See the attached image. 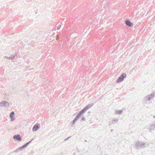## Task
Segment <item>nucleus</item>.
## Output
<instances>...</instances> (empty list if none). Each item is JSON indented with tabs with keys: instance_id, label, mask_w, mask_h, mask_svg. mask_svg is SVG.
I'll return each instance as SVG.
<instances>
[{
	"instance_id": "nucleus-26",
	"label": "nucleus",
	"mask_w": 155,
	"mask_h": 155,
	"mask_svg": "<svg viewBox=\"0 0 155 155\" xmlns=\"http://www.w3.org/2000/svg\"><path fill=\"white\" fill-rule=\"evenodd\" d=\"M110 125H111V124H109V125L110 126Z\"/></svg>"
},
{
	"instance_id": "nucleus-21",
	"label": "nucleus",
	"mask_w": 155,
	"mask_h": 155,
	"mask_svg": "<svg viewBox=\"0 0 155 155\" xmlns=\"http://www.w3.org/2000/svg\"><path fill=\"white\" fill-rule=\"evenodd\" d=\"M59 38L58 36H57V38H56L57 40H58L59 39Z\"/></svg>"
},
{
	"instance_id": "nucleus-11",
	"label": "nucleus",
	"mask_w": 155,
	"mask_h": 155,
	"mask_svg": "<svg viewBox=\"0 0 155 155\" xmlns=\"http://www.w3.org/2000/svg\"><path fill=\"white\" fill-rule=\"evenodd\" d=\"M15 115L14 112L13 111H12L10 114V117L11 118H12Z\"/></svg>"
},
{
	"instance_id": "nucleus-7",
	"label": "nucleus",
	"mask_w": 155,
	"mask_h": 155,
	"mask_svg": "<svg viewBox=\"0 0 155 155\" xmlns=\"http://www.w3.org/2000/svg\"><path fill=\"white\" fill-rule=\"evenodd\" d=\"M82 114V113L80 111V112L78 113V114L77 115L76 117L74 118V120L73 121L72 123L73 124H74L75 122L78 119V118L81 116V115Z\"/></svg>"
},
{
	"instance_id": "nucleus-23",
	"label": "nucleus",
	"mask_w": 155,
	"mask_h": 155,
	"mask_svg": "<svg viewBox=\"0 0 155 155\" xmlns=\"http://www.w3.org/2000/svg\"><path fill=\"white\" fill-rule=\"evenodd\" d=\"M13 119L12 118H11V121H13Z\"/></svg>"
},
{
	"instance_id": "nucleus-3",
	"label": "nucleus",
	"mask_w": 155,
	"mask_h": 155,
	"mask_svg": "<svg viewBox=\"0 0 155 155\" xmlns=\"http://www.w3.org/2000/svg\"><path fill=\"white\" fill-rule=\"evenodd\" d=\"M126 77V75L125 73H123L119 77L117 81V83H119L122 81L124 78Z\"/></svg>"
},
{
	"instance_id": "nucleus-20",
	"label": "nucleus",
	"mask_w": 155,
	"mask_h": 155,
	"mask_svg": "<svg viewBox=\"0 0 155 155\" xmlns=\"http://www.w3.org/2000/svg\"><path fill=\"white\" fill-rule=\"evenodd\" d=\"M70 137H68L67 138L65 139V140H68L70 138Z\"/></svg>"
},
{
	"instance_id": "nucleus-18",
	"label": "nucleus",
	"mask_w": 155,
	"mask_h": 155,
	"mask_svg": "<svg viewBox=\"0 0 155 155\" xmlns=\"http://www.w3.org/2000/svg\"><path fill=\"white\" fill-rule=\"evenodd\" d=\"M85 120V118L84 117H82L81 118V121H84Z\"/></svg>"
},
{
	"instance_id": "nucleus-9",
	"label": "nucleus",
	"mask_w": 155,
	"mask_h": 155,
	"mask_svg": "<svg viewBox=\"0 0 155 155\" xmlns=\"http://www.w3.org/2000/svg\"><path fill=\"white\" fill-rule=\"evenodd\" d=\"M39 128V125L38 124H35L34 126L32 128L33 131L37 130Z\"/></svg>"
},
{
	"instance_id": "nucleus-4",
	"label": "nucleus",
	"mask_w": 155,
	"mask_h": 155,
	"mask_svg": "<svg viewBox=\"0 0 155 155\" xmlns=\"http://www.w3.org/2000/svg\"><path fill=\"white\" fill-rule=\"evenodd\" d=\"M94 105V104L93 103H91L90 104H88L86 106L84 109H83L82 110H81L80 112H81L82 114L85 112L88 109L91 107H92Z\"/></svg>"
},
{
	"instance_id": "nucleus-27",
	"label": "nucleus",
	"mask_w": 155,
	"mask_h": 155,
	"mask_svg": "<svg viewBox=\"0 0 155 155\" xmlns=\"http://www.w3.org/2000/svg\"><path fill=\"white\" fill-rule=\"evenodd\" d=\"M153 117H154V118H155V116H153Z\"/></svg>"
},
{
	"instance_id": "nucleus-10",
	"label": "nucleus",
	"mask_w": 155,
	"mask_h": 155,
	"mask_svg": "<svg viewBox=\"0 0 155 155\" xmlns=\"http://www.w3.org/2000/svg\"><path fill=\"white\" fill-rule=\"evenodd\" d=\"M61 24L59 23H58L56 25V27L57 30H59L61 27Z\"/></svg>"
},
{
	"instance_id": "nucleus-15",
	"label": "nucleus",
	"mask_w": 155,
	"mask_h": 155,
	"mask_svg": "<svg viewBox=\"0 0 155 155\" xmlns=\"http://www.w3.org/2000/svg\"><path fill=\"white\" fill-rule=\"evenodd\" d=\"M155 126L153 124L151 125V126L150 127V129L152 130H153Z\"/></svg>"
},
{
	"instance_id": "nucleus-19",
	"label": "nucleus",
	"mask_w": 155,
	"mask_h": 155,
	"mask_svg": "<svg viewBox=\"0 0 155 155\" xmlns=\"http://www.w3.org/2000/svg\"><path fill=\"white\" fill-rule=\"evenodd\" d=\"M23 146L25 148L27 146V145L26 143L24 145H23Z\"/></svg>"
},
{
	"instance_id": "nucleus-2",
	"label": "nucleus",
	"mask_w": 155,
	"mask_h": 155,
	"mask_svg": "<svg viewBox=\"0 0 155 155\" xmlns=\"http://www.w3.org/2000/svg\"><path fill=\"white\" fill-rule=\"evenodd\" d=\"M155 96V93H153L151 94L145 96L144 99L148 101H149L152 99Z\"/></svg>"
},
{
	"instance_id": "nucleus-24",
	"label": "nucleus",
	"mask_w": 155,
	"mask_h": 155,
	"mask_svg": "<svg viewBox=\"0 0 155 155\" xmlns=\"http://www.w3.org/2000/svg\"><path fill=\"white\" fill-rule=\"evenodd\" d=\"M153 124L155 126V121L153 123Z\"/></svg>"
},
{
	"instance_id": "nucleus-22",
	"label": "nucleus",
	"mask_w": 155,
	"mask_h": 155,
	"mask_svg": "<svg viewBox=\"0 0 155 155\" xmlns=\"http://www.w3.org/2000/svg\"><path fill=\"white\" fill-rule=\"evenodd\" d=\"M17 55V54H15L14 55H13V56H14V58H15V56Z\"/></svg>"
},
{
	"instance_id": "nucleus-25",
	"label": "nucleus",
	"mask_w": 155,
	"mask_h": 155,
	"mask_svg": "<svg viewBox=\"0 0 155 155\" xmlns=\"http://www.w3.org/2000/svg\"><path fill=\"white\" fill-rule=\"evenodd\" d=\"M77 46H78V45H78V44H77Z\"/></svg>"
},
{
	"instance_id": "nucleus-12",
	"label": "nucleus",
	"mask_w": 155,
	"mask_h": 155,
	"mask_svg": "<svg viewBox=\"0 0 155 155\" xmlns=\"http://www.w3.org/2000/svg\"><path fill=\"white\" fill-rule=\"evenodd\" d=\"M24 148H25L23 146H22L19 147L18 149H16L15 150V151L16 152H18V150H21L22 149H23Z\"/></svg>"
},
{
	"instance_id": "nucleus-1",
	"label": "nucleus",
	"mask_w": 155,
	"mask_h": 155,
	"mask_svg": "<svg viewBox=\"0 0 155 155\" xmlns=\"http://www.w3.org/2000/svg\"><path fill=\"white\" fill-rule=\"evenodd\" d=\"M149 144L147 143H143L140 142H137L135 144L134 147L137 150L140 148H144L149 146Z\"/></svg>"
},
{
	"instance_id": "nucleus-6",
	"label": "nucleus",
	"mask_w": 155,
	"mask_h": 155,
	"mask_svg": "<svg viewBox=\"0 0 155 155\" xmlns=\"http://www.w3.org/2000/svg\"><path fill=\"white\" fill-rule=\"evenodd\" d=\"M125 23L127 25L130 27H132L133 25V23L128 19H126L125 21Z\"/></svg>"
},
{
	"instance_id": "nucleus-17",
	"label": "nucleus",
	"mask_w": 155,
	"mask_h": 155,
	"mask_svg": "<svg viewBox=\"0 0 155 155\" xmlns=\"http://www.w3.org/2000/svg\"><path fill=\"white\" fill-rule=\"evenodd\" d=\"M33 140V139H32L31 140V141H29V142H28L27 143H26V144H27V145H28V144H29L31 142V141Z\"/></svg>"
},
{
	"instance_id": "nucleus-5",
	"label": "nucleus",
	"mask_w": 155,
	"mask_h": 155,
	"mask_svg": "<svg viewBox=\"0 0 155 155\" xmlns=\"http://www.w3.org/2000/svg\"><path fill=\"white\" fill-rule=\"evenodd\" d=\"M9 104L6 101H3L0 103V107H8Z\"/></svg>"
},
{
	"instance_id": "nucleus-16",
	"label": "nucleus",
	"mask_w": 155,
	"mask_h": 155,
	"mask_svg": "<svg viewBox=\"0 0 155 155\" xmlns=\"http://www.w3.org/2000/svg\"><path fill=\"white\" fill-rule=\"evenodd\" d=\"M119 120V119L118 118L117 119L115 118H113L112 120V121L115 122L116 123H117Z\"/></svg>"
},
{
	"instance_id": "nucleus-14",
	"label": "nucleus",
	"mask_w": 155,
	"mask_h": 155,
	"mask_svg": "<svg viewBox=\"0 0 155 155\" xmlns=\"http://www.w3.org/2000/svg\"><path fill=\"white\" fill-rule=\"evenodd\" d=\"M6 58L8 59L12 60L14 58V56L11 55V56L9 57H7Z\"/></svg>"
},
{
	"instance_id": "nucleus-13",
	"label": "nucleus",
	"mask_w": 155,
	"mask_h": 155,
	"mask_svg": "<svg viewBox=\"0 0 155 155\" xmlns=\"http://www.w3.org/2000/svg\"><path fill=\"white\" fill-rule=\"evenodd\" d=\"M123 112V110H117L115 111V113L118 114H121Z\"/></svg>"
},
{
	"instance_id": "nucleus-8",
	"label": "nucleus",
	"mask_w": 155,
	"mask_h": 155,
	"mask_svg": "<svg viewBox=\"0 0 155 155\" xmlns=\"http://www.w3.org/2000/svg\"><path fill=\"white\" fill-rule=\"evenodd\" d=\"M13 138L14 139L19 141H21L22 140L21 137L19 135H15L13 136Z\"/></svg>"
}]
</instances>
